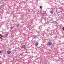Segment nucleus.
I'll return each mask as SVG.
<instances>
[{"label":"nucleus","mask_w":64,"mask_h":64,"mask_svg":"<svg viewBox=\"0 0 64 64\" xmlns=\"http://www.w3.org/2000/svg\"><path fill=\"white\" fill-rule=\"evenodd\" d=\"M1 38H2V37L0 36V38L1 39Z\"/></svg>","instance_id":"12"},{"label":"nucleus","mask_w":64,"mask_h":64,"mask_svg":"<svg viewBox=\"0 0 64 64\" xmlns=\"http://www.w3.org/2000/svg\"><path fill=\"white\" fill-rule=\"evenodd\" d=\"M56 37H57V35H56Z\"/></svg>","instance_id":"15"},{"label":"nucleus","mask_w":64,"mask_h":64,"mask_svg":"<svg viewBox=\"0 0 64 64\" xmlns=\"http://www.w3.org/2000/svg\"><path fill=\"white\" fill-rule=\"evenodd\" d=\"M10 28V29H13V27H11Z\"/></svg>","instance_id":"10"},{"label":"nucleus","mask_w":64,"mask_h":64,"mask_svg":"<svg viewBox=\"0 0 64 64\" xmlns=\"http://www.w3.org/2000/svg\"><path fill=\"white\" fill-rule=\"evenodd\" d=\"M40 9H42V6H40Z\"/></svg>","instance_id":"9"},{"label":"nucleus","mask_w":64,"mask_h":64,"mask_svg":"<svg viewBox=\"0 0 64 64\" xmlns=\"http://www.w3.org/2000/svg\"><path fill=\"white\" fill-rule=\"evenodd\" d=\"M33 39H36L37 38V36H34L32 37Z\"/></svg>","instance_id":"4"},{"label":"nucleus","mask_w":64,"mask_h":64,"mask_svg":"<svg viewBox=\"0 0 64 64\" xmlns=\"http://www.w3.org/2000/svg\"><path fill=\"white\" fill-rule=\"evenodd\" d=\"M7 53L8 54H10L11 53V51L10 50H8L7 51Z\"/></svg>","instance_id":"3"},{"label":"nucleus","mask_w":64,"mask_h":64,"mask_svg":"<svg viewBox=\"0 0 64 64\" xmlns=\"http://www.w3.org/2000/svg\"><path fill=\"white\" fill-rule=\"evenodd\" d=\"M21 48L22 49H26V46L25 45H24L21 47Z\"/></svg>","instance_id":"1"},{"label":"nucleus","mask_w":64,"mask_h":64,"mask_svg":"<svg viewBox=\"0 0 64 64\" xmlns=\"http://www.w3.org/2000/svg\"><path fill=\"white\" fill-rule=\"evenodd\" d=\"M48 46L52 45V43L51 42H48Z\"/></svg>","instance_id":"2"},{"label":"nucleus","mask_w":64,"mask_h":64,"mask_svg":"<svg viewBox=\"0 0 64 64\" xmlns=\"http://www.w3.org/2000/svg\"><path fill=\"white\" fill-rule=\"evenodd\" d=\"M55 22H56V21H55Z\"/></svg>","instance_id":"16"},{"label":"nucleus","mask_w":64,"mask_h":64,"mask_svg":"<svg viewBox=\"0 0 64 64\" xmlns=\"http://www.w3.org/2000/svg\"><path fill=\"white\" fill-rule=\"evenodd\" d=\"M39 44V43L38 42H36L35 43V45L36 46H38Z\"/></svg>","instance_id":"5"},{"label":"nucleus","mask_w":64,"mask_h":64,"mask_svg":"<svg viewBox=\"0 0 64 64\" xmlns=\"http://www.w3.org/2000/svg\"><path fill=\"white\" fill-rule=\"evenodd\" d=\"M8 34H5V36L6 37H7V36H8Z\"/></svg>","instance_id":"6"},{"label":"nucleus","mask_w":64,"mask_h":64,"mask_svg":"<svg viewBox=\"0 0 64 64\" xmlns=\"http://www.w3.org/2000/svg\"><path fill=\"white\" fill-rule=\"evenodd\" d=\"M19 26V24H16V27H18V26Z\"/></svg>","instance_id":"8"},{"label":"nucleus","mask_w":64,"mask_h":64,"mask_svg":"<svg viewBox=\"0 0 64 64\" xmlns=\"http://www.w3.org/2000/svg\"><path fill=\"white\" fill-rule=\"evenodd\" d=\"M20 55H21V56H23V54H20Z\"/></svg>","instance_id":"14"},{"label":"nucleus","mask_w":64,"mask_h":64,"mask_svg":"<svg viewBox=\"0 0 64 64\" xmlns=\"http://www.w3.org/2000/svg\"><path fill=\"white\" fill-rule=\"evenodd\" d=\"M2 52V50L0 51V54L1 53V52Z\"/></svg>","instance_id":"13"},{"label":"nucleus","mask_w":64,"mask_h":64,"mask_svg":"<svg viewBox=\"0 0 64 64\" xmlns=\"http://www.w3.org/2000/svg\"><path fill=\"white\" fill-rule=\"evenodd\" d=\"M50 13H51V14H53V12L52 10H51L50 11Z\"/></svg>","instance_id":"7"},{"label":"nucleus","mask_w":64,"mask_h":64,"mask_svg":"<svg viewBox=\"0 0 64 64\" xmlns=\"http://www.w3.org/2000/svg\"><path fill=\"white\" fill-rule=\"evenodd\" d=\"M62 29L63 30H64V27L62 28Z\"/></svg>","instance_id":"11"}]
</instances>
